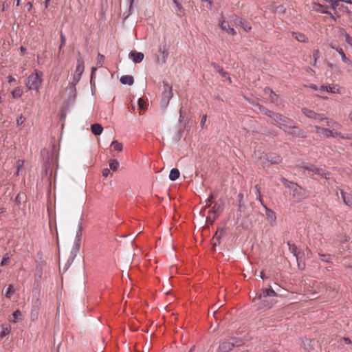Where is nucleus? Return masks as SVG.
<instances>
[{"label":"nucleus","instance_id":"18","mask_svg":"<svg viewBox=\"0 0 352 352\" xmlns=\"http://www.w3.org/2000/svg\"><path fill=\"white\" fill-rule=\"evenodd\" d=\"M312 172L314 174H317V175H321L322 177H324L326 179H329V176H330V173L328 171H326L324 169L316 167L315 166H314V167L312 169Z\"/></svg>","mask_w":352,"mask_h":352},{"label":"nucleus","instance_id":"36","mask_svg":"<svg viewBox=\"0 0 352 352\" xmlns=\"http://www.w3.org/2000/svg\"><path fill=\"white\" fill-rule=\"evenodd\" d=\"M319 256L320 257V259L326 263H330L331 256L330 254H320L319 253Z\"/></svg>","mask_w":352,"mask_h":352},{"label":"nucleus","instance_id":"22","mask_svg":"<svg viewBox=\"0 0 352 352\" xmlns=\"http://www.w3.org/2000/svg\"><path fill=\"white\" fill-rule=\"evenodd\" d=\"M120 81L122 85L128 84L132 85L134 82V79L132 76L124 75L121 76Z\"/></svg>","mask_w":352,"mask_h":352},{"label":"nucleus","instance_id":"60","mask_svg":"<svg viewBox=\"0 0 352 352\" xmlns=\"http://www.w3.org/2000/svg\"><path fill=\"white\" fill-rule=\"evenodd\" d=\"M315 129L317 133H322L325 128L316 126Z\"/></svg>","mask_w":352,"mask_h":352},{"label":"nucleus","instance_id":"21","mask_svg":"<svg viewBox=\"0 0 352 352\" xmlns=\"http://www.w3.org/2000/svg\"><path fill=\"white\" fill-rule=\"evenodd\" d=\"M84 70H85L84 60H82V58L79 57L77 58V65H76V69L75 73L82 75Z\"/></svg>","mask_w":352,"mask_h":352},{"label":"nucleus","instance_id":"8","mask_svg":"<svg viewBox=\"0 0 352 352\" xmlns=\"http://www.w3.org/2000/svg\"><path fill=\"white\" fill-rule=\"evenodd\" d=\"M320 90L326 91L332 94H341L342 88L338 85H322Z\"/></svg>","mask_w":352,"mask_h":352},{"label":"nucleus","instance_id":"62","mask_svg":"<svg viewBox=\"0 0 352 352\" xmlns=\"http://www.w3.org/2000/svg\"><path fill=\"white\" fill-rule=\"evenodd\" d=\"M8 82L9 83H12V82H16V79L14 77H12V76H8Z\"/></svg>","mask_w":352,"mask_h":352},{"label":"nucleus","instance_id":"38","mask_svg":"<svg viewBox=\"0 0 352 352\" xmlns=\"http://www.w3.org/2000/svg\"><path fill=\"white\" fill-rule=\"evenodd\" d=\"M214 198V196L213 195V194H210L209 195V197H208V199L205 201L206 202V206L205 207H209L210 206V205L212 204V199Z\"/></svg>","mask_w":352,"mask_h":352},{"label":"nucleus","instance_id":"23","mask_svg":"<svg viewBox=\"0 0 352 352\" xmlns=\"http://www.w3.org/2000/svg\"><path fill=\"white\" fill-rule=\"evenodd\" d=\"M91 132L96 135H99L102 133L103 128L101 124H94L91 126Z\"/></svg>","mask_w":352,"mask_h":352},{"label":"nucleus","instance_id":"33","mask_svg":"<svg viewBox=\"0 0 352 352\" xmlns=\"http://www.w3.org/2000/svg\"><path fill=\"white\" fill-rule=\"evenodd\" d=\"M25 161L23 160H19L16 162V175H19L20 171L22 170Z\"/></svg>","mask_w":352,"mask_h":352},{"label":"nucleus","instance_id":"20","mask_svg":"<svg viewBox=\"0 0 352 352\" xmlns=\"http://www.w3.org/2000/svg\"><path fill=\"white\" fill-rule=\"evenodd\" d=\"M159 52L162 56V63H165L168 56V48L166 45L160 46L159 48Z\"/></svg>","mask_w":352,"mask_h":352},{"label":"nucleus","instance_id":"35","mask_svg":"<svg viewBox=\"0 0 352 352\" xmlns=\"http://www.w3.org/2000/svg\"><path fill=\"white\" fill-rule=\"evenodd\" d=\"M260 110L264 113L266 116L272 118L273 119V117H274V115L276 114L273 111L268 110L264 107H260Z\"/></svg>","mask_w":352,"mask_h":352},{"label":"nucleus","instance_id":"17","mask_svg":"<svg viewBox=\"0 0 352 352\" xmlns=\"http://www.w3.org/2000/svg\"><path fill=\"white\" fill-rule=\"evenodd\" d=\"M40 307L39 305H33L31 310L30 318L32 321L38 319L39 315Z\"/></svg>","mask_w":352,"mask_h":352},{"label":"nucleus","instance_id":"58","mask_svg":"<svg viewBox=\"0 0 352 352\" xmlns=\"http://www.w3.org/2000/svg\"><path fill=\"white\" fill-rule=\"evenodd\" d=\"M342 139H346V140H351L352 135L350 134H342Z\"/></svg>","mask_w":352,"mask_h":352},{"label":"nucleus","instance_id":"6","mask_svg":"<svg viewBox=\"0 0 352 352\" xmlns=\"http://www.w3.org/2000/svg\"><path fill=\"white\" fill-rule=\"evenodd\" d=\"M260 158L267 161L271 164H278L282 161L281 157L276 153L263 154Z\"/></svg>","mask_w":352,"mask_h":352},{"label":"nucleus","instance_id":"3","mask_svg":"<svg viewBox=\"0 0 352 352\" xmlns=\"http://www.w3.org/2000/svg\"><path fill=\"white\" fill-rule=\"evenodd\" d=\"M273 120L274 121L275 124L278 126L280 129H283L284 131L293 127V121L280 114L276 113L274 117H273Z\"/></svg>","mask_w":352,"mask_h":352},{"label":"nucleus","instance_id":"31","mask_svg":"<svg viewBox=\"0 0 352 352\" xmlns=\"http://www.w3.org/2000/svg\"><path fill=\"white\" fill-rule=\"evenodd\" d=\"M118 166H119V163L117 160H111L110 162H109V167H110V169L112 170L113 171H116L118 170Z\"/></svg>","mask_w":352,"mask_h":352},{"label":"nucleus","instance_id":"26","mask_svg":"<svg viewBox=\"0 0 352 352\" xmlns=\"http://www.w3.org/2000/svg\"><path fill=\"white\" fill-rule=\"evenodd\" d=\"M254 191H255V194L256 195V199L258 201H259V202L261 203V204L262 206L265 205L264 203H263L262 195H261V192L260 186L258 184H256V185L254 186Z\"/></svg>","mask_w":352,"mask_h":352},{"label":"nucleus","instance_id":"24","mask_svg":"<svg viewBox=\"0 0 352 352\" xmlns=\"http://www.w3.org/2000/svg\"><path fill=\"white\" fill-rule=\"evenodd\" d=\"M292 35L299 42L306 43L308 41V38L302 33L292 32Z\"/></svg>","mask_w":352,"mask_h":352},{"label":"nucleus","instance_id":"34","mask_svg":"<svg viewBox=\"0 0 352 352\" xmlns=\"http://www.w3.org/2000/svg\"><path fill=\"white\" fill-rule=\"evenodd\" d=\"M10 327H8V326L3 325L2 326V331H1V332L0 333V336L1 338H3L6 336L8 335L10 333Z\"/></svg>","mask_w":352,"mask_h":352},{"label":"nucleus","instance_id":"45","mask_svg":"<svg viewBox=\"0 0 352 352\" xmlns=\"http://www.w3.org/2000/svg\"><path fill=\"white\" fill-rule=\"evenodd\" d=\"M138 104L139 109H142L144 108L146 102L144 100V99L140 98L138 100Z\"/></svg>","mask_w":352,"mask_h":352},{"label":"nucleus","instance_id":"7","mask_svg":"<svg viewBox=\"0 0 352 352\" xmlns=\"http://www.w3.org/2000/svg\"><path fill=\"white\" fill-rule=\"evenodd\" d=\"M224 206V202L221 200L219 203H215L213 206L211 213L213 214V218L211 220V223H212L216 218L219 215L220 212L223 210Z\"/></svg>","mask_w":352,"mask_h":352},{"label":"nucleus","instance_id":"29","mask_svg":"<svg viewBox=\"0 0 352 352\" xmlns=\"http://www.w3.org/2000/svg\"><path fill=\"white\" fill-rule=\"evenodd\" d=\"M111 147L113 148L114 150L118 151L119 152L122 151L123 149L122 144L118 142L117 140H113L111 144Z\"/></svg>","mask_w":352,"mask_h":352},{"label":"nucleus","instance_id":"63","mask_svg":"<svg viewBox=\"0 0 352 352\" xmlns=\"http://www.w3.org/2000/svg\"><path fill=\"white\" fill-rule=\"evenodd\" d=\"M331 127L341 128V124L337 122H332Z\"/></svg>","mask_w":352,"mask_h":352},{"label":"nucleus","instance_id":"59","mask_svg":"<svg viewBox=\"0 0 352 352\" xmlns=\"http://www.w3.org/2000/svg\"><path fill=\"white\" fill-rule=\"evenodd\" d=\"M25 7L28 11H30L33 8V5L30 1H29L26 3Z\"/></svg>","mask_w":352,"mask_h":352},{"label":"nucleus","instance_id":"5","mask_svg":"<svg viewBox=\"0 0 352 352\" xmlns=\"http://www.w3.org/2000/svg\"><path fill=\"white\" fill-rule=\"evenodd\" d=\"M302 112L307 118L314 119L317 121H324V120L326 119V117L324 114L316 113L315 111L307 108H303L302 109Z\"/></svg>","mask_w":352,"mask_h":352},{"label":"nucleus","instance_id":"10","mask_svg":"<svg viewBox=\"0 0 352 352\" xmlns=\"http://www.w3.org/2000/svg\"><path fill=\"white\" fill-rule=\"evenodd\" d=\"M80 237H81V232H78L77 234H76V239L74 242V248H73V250H72L71 252V256L69 257V260H71V261L72 262L76 253L78 252L79 250V248H80Z\"/></svg>","mask_w":352,"mask_h":352},{"label":"nucleus","instance_id":"43","mask_svg":"<svg viewBox=\"0 0 352 352\" xmlns=\"http://www.w3.org/2000/svg\"><path fill=\"white\" fill-rule=\"evenodd\" d=\"M12 316L14 318L13 321L16 322V320H18L20 318V317L21 316V313L19 310H16L13 313Z\"/></svg>","mask_w":352,"mask_h":352},{"label":"nucleus","instance_id":"11","mask_svg":"<svg viewBox=\"0 0 352 352\" xmlns=\"http://www.w3.org/2000/svg\"><path fill=\"white\" fill-rule=\"evenodd\" d=\"M277 294L271 288L262 289L258 294H256V298H254V301L256 299H261L262 298H265L267 296H276Z\"/></svg>","mask_w":352,"mask_h":352},{"label":"nucleus","instance_id":"30","mask_svg":"<svg viewBox=\"0 0 352 352\" xmlns=\"http://www.w3.org/2000/svg\"><path fill=\"white\" fill-rule=\"evenodd\" d=\"M15 289L14 288L12 285H9L8 289L5 294V296L8 298H10L14 294Z\"/></svg>","mask_w":352,"mask_h":352},{"label":"nucleus","instance_id":"49","mask_svg":"<svg viewBox=\"0 0 352 352\" xmlns=\"http://www.w3.org/2000/svg\"><path fill=\"white\" fill-rule=\"evenodd\" d=\"M345 41L347 44L351 46L352 47V37L349 34L345 35Z\"/></svg>","mask_w":352,"mask_h":352},{"label":"nucleus","instance_id":"13","mask_svg":"<svg viewBox=\"0 0 352 352\" xmlns=\"http://www.w3.org/2000/svg\"><path fill=\"white\" fill-rule=\"evenodd\" d=\"M129 57L134 63H139L143 60L144 55L142 52H136V51H131L130 53L129 54Z\"/></svg>","mask_w":352,"mask_h":352},{"label":"nucleus","instance_id":"44","mask_svg":"<svg viewBox=\"0 0 352 352\" xmlns=\"http://www.w3.org/2000/svg\"><path fill=\"white\" fill-rule=\"evenodd\" d=\"M322 133L325 137L329 138V137H331V135L333 134V131L325 128L324 130H323V132Z\"/></svg>","mask_w":352,"mask_h":352},{"label":"nucleus","instance_id":"40","mask_svg":"<svg viewBox=\"0 0 352 352\" xmlns=\"http://www.w3.org/2000/svg\"><path fill=\"white\" fill-rule=\"evenodd\" d=\"M10 259V257H9V255L8 253L5 254L3 256V258L1 261V266H4L5 265L7 264L8 261H9Z\"/></svg>","mask_w":352,"mask_h":352},{"label":"nucleus","instance_id":"55","mask_svg":"<svg viewBox=\"0 0 352 352\" xmlns=\"http://www.w3.org/2000/svg\"><path fill=\"white\" fill-rule=\"evenodd\" d=\"M342 133H340V132L333 131V134L331 135V137H333V138H337V137L342 138Z\"/></svg>","mask_w":352,"mask_h":352},{"label":"nucleus","instance_id":"46","mask_svg":"<svg viewBox=\"0 0 352 352\" xmlns=\"http://www.w3.org/2000/svg\"><path fill=\"white\" fill-rule=\"evenodd\" d=\"M320 57V51L318 50H314L313 52V58L315 59V63H317L318 59Z\"/></svg>","mask_w":352,"mask_h":352},{"label":"nucleus","instance_id":"48","mask_svg":"<svg viewBox=\"0 0 352 352\" xmlns=\"http://www.w3.org/2000/svg\"><path fill=\"white\" fill-rule=\"evenodd\" d=\"M270 96L272 102H275L278 98V96L272 90H270Z\"/></svg>","mask_w":352,"mask_h":352},{"label":"nucleus","instance_id":"9","mask_svg":"<svg viewBox=\"0 0 352 352\" xmlns=\"http://www.w3.org/2000/svg\"><path fill=\"white\" fill-rule=\"evenodd\" d=\"M281 182L283 184V185L286 187V188H288L289 189H291L292 190V196L294 197H296V198H299L300 196L296 195L295 193V190H297L298 188V186L296 184H294L292 182H289L288 181L287 179L283 177L281 178Z\"/></svg>","mask_w":352,"mask_h":352},{"label":"nucleus","instance_id":"12","mask_svg":"<svg viewBox=\"0 0 352 352\" xmlns=\"http://www.w3.org/2000/svg\"><path fill=\"white\" fill-rule=\"evenodd\" d=\"M225 234L226 230L224 229H218L212 237V245L215 247L216 245L220 244V240L223 236H224Z\"/></svg>","mask_w":352,"mask_h":352},{"label":"nucleus","instance_id":"42","mask_svg":"<svg viewBox=\"0 0 352 352\" xmlns=\"http://www.w3.org/2000/svg\"><path fill=\"white\" fill-rule=\"evenodd\" d=\"M25 121V118L23 116V115H21L19 118H17L16 124L17 126H21L24 123Z\"/></svg>","mask_w":352,"mask_h":352},{"label":"nucleus","instance_id":"14","mask_svg":"<svg viewBox=\"0 0 352 352\" xmlns=\"http://www.w3.org/2000/svg\"><path fill=\"white\" fill-rule=\"evenodd\" d=\"M287 245L289 247V250L296 258V260L298 262L299 259L302 255V253L300 252L297 246L294 243H292L291 241L287 242Z\"/></svg>","mask_w":352,"mask_h":352},{"label":"nucleus","instance_id":"51","mask_svg":"<svg viewBox=\"0 0 352 352\" xmlns=\"http://www.w3.org/2000/svg\"><path fill=\"white\" fill-rule=\"evenodd\" d=\"M206 120H207V115L206 114L203 115L202 118L201 119V122H200V125L201 127H203L204 126V124H206Z\"/></svg>","mask_w":352,"mask_h":352},{"label":"nucleus","instance_id":"4","mask_svg":"<svg viewBox=\"0 0 352 352\" xmlns=\"http://www.w3.org/2000/svg\"><path fill=\"white\" fill-rule=\"evenodd\" d=\"M163 84L164 91L162 94V102L164 104H167L173 97V89L172 86H170L166 80H164Z\"/></svg>","mask_w":352,"mask_h":352},{"label":"nucleus","instance_id":"19","mask_svg":"<svg viewBox=\"0 0 352 352\" xmlns=\"http://www.w3.org/2000/svg\"><path fill=\"white\" fill-rule=\"evenodd\" d=\"M340 194H341L342 198L344 201V203L346 205L352 207V195L347 194L345 192H344L343 190H341Z\"/></svg>","mask_w":352,"mask_h":352},{"label":"nucleus","instance_id":"28","mask_svg":"<svg viewBox=\"0 0 352 352\" xmlns=\"http://www.w3.org/2000/svg\"><path fill=\"white\" fill-rule=\"evenodd\" d=\"M180 173L177 168H173L170 171L169 179L171 181H175L179 177Z\"/></svg>","mask_w":352,"mask_h":352},{"label":"nucleus","instance_id":"1","mask_svg":"<svg viewBox=\"0 0 352 352\" xmlns=\"http://www.w3.org/2000/svg\"><path fill=\"white\" fill-rule=\"evenodd\" d=\"M43 75L42 72L35 69L34 72L28 77L25 85L29 90L38 91L43 83Z\"/></svg>","mask_w":352,"mask_h":352},{"label":"nucleus","instance_id":"2","mask_svg":"<svg viewBox=\"0 0 352 352\" xmlns=\"http://www.w3.org/2000/svg\"><path fill=\"white\" fill-rule=\"evenodd\" d=\"M242 341L236 338H232L229 340L223 341L218 349L217 352H228L233 349L235 346H240Z\"/></svg>","mask_w":352,"mask_h":352},{"label":"nucleus","instance_id":"64","mask_svg":"<svg viewBox=\"0 0 352 352\" xmlns=\"http://www.w3.org/2000/svg\"><path fill=\"white\" fill-rule=\"evenodd\" d=\"M343 340L346 344H351L352 343L351 339L349 338H344Z\"/></svg>","mask_w":352,"mask_h":352},{"label":"nucleus","instance_id":"25","mask_svg":"<svg viewBox=\"0 0 352 352\" xmlns=\"http://www.w3.org/2000/svg\"><path fill=\"white\" fill-rule=\"evenodd\" d=\"M336 50L338 52V54L341 56L342 60L344 63H346L347 65H351V63H352L351 60L346 56V54L342 48H336Z\"/></svg>","mask_w":352,"mask_h":352},{"label":"nucleus","instance_id":"39","mask_svg":"<svg viewBox=\"0 0 352 352\" xmlns=\"http://www.w3.org/2000/svg\"><path fill=\"white\" fill-rule=\"evenodd\" d=\"M60 44L59 50H61L65 45L66 38L62 32L60 33Z\"/></svg>","mask_w":352,"mask_h":352},{"label":"nucleus","instance_id":"56","mask_svg":"<svg viewBox=\"0 0 352 352\" xmlns=\"http://www.w3.org/2000/svg\"><path fill=\"white\" fill-rule=\"evenodd\" d=\"M214 67L215 68H219V70H218V71H219V73H220L223 76H226V72H224L223 71V69H220V67H219L217 65L214 64Z\"/></svg>","mask_w":352,"mask_h":352},{"label":"nucleus","instance_id":"41","mask_svg":"<svg viewBox=\"0 0 352 352\" xmlns=\"http://www.w3.org/2000/svg\"><path fill=\"white\" fill-rule=\"evenodd\" d=\"M81 74L75 73L73 77V84L76 85L81 78Z\"/></svg>","mask_w":352,"mask_h":352},{"label":"nucleus","instance_id":"61","mask_svg":"<svg viewBox=\"0 0 352 352\" xmlns=\"http://www.w3.org/2000/svg\"><path fill=\"white\" fill-rule=\"evenodd\" d=\"M324 120L326 121L327 126L331 127V124L333 122L331 120H329L328 118L326 117V119H324Z\"/></svg>","mask_w":352,"mask_h":352},{"label":"nucleus","instance_id":"16","mask_svg":"<svg viewBox=\"0 0 352 352\" xmlns=\"http://www.w3.org/2000/svg\"><path fill=\"white\" fill-rule=\"evenodd\" d=\"M263 208L265 210V214H266V217H267V220L272 224L275 223H276V217L275 212L273 210H272L270 208H268L265 205H263Z\"/></svg>","mask_w":352,"mask_h":352},{"label":"nucleus","instance_id":"32","mask_svg":"<svg viewBox=\"0 0 352 352\" xmlns=\"http://www.w3.org/2000/svg\"><path fill=\"white\" fill-rule=\"evenodd\" d=\"M104 60V56L101 54L100 53H98V54L97 56V62H96L97 67H101L102 66Z\"/></svg>","mask_w":352,"mask_h":352},{"label":"nucleus","instance_id":"37","mask_svg":"<svg viewBox=\"0 0 352 352\" xmlns=\"http://www.w3.org/2000/svg\"><path fill=\"white\" fill-rule=\"evenodd\" d=\"M262 304L263 305L261 307V308H270L273 305V302L267 300H262Z\"/></svg>","mask_w":352,"mask_h":352},{"label":"nucleus","instance_id":"57","mask_svg":"<svg viewBox=\"0 0 352 352\" xmlns=\"http://www.w3.org/2000/svg\"><path fill=\"white\" fill-rule=\"evenodd\" d=\"M97 70V67H93L91 68V82L92 81V79L94 78V76L95 75V72Z\"/></svg>","mask_w":352,"mask_h":352},{"label":"nucleus","instance_id":"15","mask_svg":"<svg viewBox=\"0 0 352 352\" xmlns=\"http://www.w3.org/2000/svg\"><path fill=\"white\" fill-rule=\"evenodd\" d=\"M219 25L221 28L228 32V34L234 36L236 34V31L234 28H231L228 23V22L225 20H219Z\"/></svg>","mask_w":352,"mask_h":352},{"label":"nucleus","instance_id":"52","mask_svg":"<svg viewBox=\"0 0 352 352\" xmlns=\"http://www.w3.org/2000/svg\"><path fill=\"white\" fill-rule=\"evenodd\" d=\"M301 166H302L303 168H305V169H306V170H310V171H311V172H312V169H313V168L314 167V165H307V164H302Z\"/></svg>","mask_w":352,"mask_h":352},{"label":"nucleus","instance_id":"27","mask_svg":"<svg viewBox=\"0 0 352 352\" xmlns=\"http://www.w3.org/2000/svg\"><path fill=\"white\" fill-rule=\"evenodd\" d=\"M23 93L21 87H17L12 91L11 96L13 98H19L23 95Z\"/></svg>","mask_w":352,"mask_h":352},{"label":"nucleus","instance_id":"53","mask_svg":"<svg viewBox=\"0 0 352 352\" xmlns=\"http://www.w3.org/2000/svg\"><path fill=\"white\" fill-rule=\"evenodd\" d=\"M110 173H111L110 170L108 168H104V169L102 170V175L104 177H108L110 175Z\"/></svg>","mask_w":352,"mask_h":352},{"label":"nucleus","instance_id":"54","mask_svg":"<svg viewBox=\"0 0 352 352\" xmlns=\"http://www.w3.org/2000/svg\"><path fill=\"white\" fill-rule=\"evenodd\" d=\"M175 6H176V8H177V10H177V12H178L177 14H178L179 15H182V5L179 3V5H178V6H177V5H175Z\"/></svg>","mask_w":352,"mask_h":352},{"label":"nucleus","instance_id":"47","mask_svg":"<svg viewBox=\"0 0 352 352\" xmlns=\"http://www.w3.org/2000/svg\"><path fill=\"white\" fill-rule=\"evenodd\" d=\"M242 25H243V28L244 29V30L246 32H248L251 30L252 29V27L250 26V25L249 23H242Z\"/></svg>","mask_w":352,"mask_h":352},{"label":"nucleus","instance_id":"50","mask_svg":"<svg viewBox=\"0 0 352 352\" xmlns=\"http://www.w3.org/2000/svg\"><path fill=\"white\" fill-rule=\"evenodd\" d=\"M324 1L327 2V3H332V6H333V8H336L338 6V1H333V0H324ZM340 0H339L340 1ZM342 1L343 0H341Z\"/></svg>","mask_w":352,"mask_h":352}]
</instances>
